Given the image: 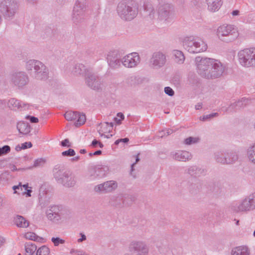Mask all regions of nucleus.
Instances as JSON below:
<instances>
[{
    "mask_svg": "<svg viewBox=\"0 0 255 255\" xmlns=\"http://www.w3.org/2000/svg\"><path fill=\"white\" fill-rule=\"evenodd\" d=\"M196 62L198 74L207 79L220 78L227 69L225 64L214 58L198 57Z\"/></svg>",
    "mask_w": 255,
    "mask_h": 255,
    "instance_id": "f257e3e1",
    "label": "nucleus"
},
{
    "mask_svg": "<svg viewBox=\"0 0 255 255\" xmlns=\"http://www.w3.org/2000/svg\"><path fill=\"white\" fill-rule=\"evenodd\" d=\"M183 46L191 54L204 52L208 48L207 43L203 39L194 36L185 37L183 40Z\"/></svg>",
    "mask_w": 255,
    "mask_h": 255,
    "instance_id": "f03ea898",
    "label": "nucleus"
},
{
    "mask_svg": "<svg viewBox=\"0 0 255 255\" xmlns=\"http://www.w3.org/2000/svg\"><path fill=\"white\" fill-rule=\"evenodd\" d=\"M117 11L118 15L122 19L130 21L138 14V4L133 1H121L118 3Z\"/></svg>",
    "mask_w": 255,
    "mask_h": 255,
    "instance_id": "7ed1b4c3",
    "label": "nucleus"
},
{
    "mask_svg": "<svg viewBox=\"0 0 255 255\" xmlns=\"http://www.w3.org/2000/svg\"><path fill=\"white\" fill-rule=\"evenodd\" d=\"M239 64L245 68L255 67V48H245L238 53Z\"/></svg>",
    "mask_w": 255,
    "mask_h": 255,
    "instance_id": "20e7f679",
    "label": "nucleus"
},
{
    "mask_svg": "<svg viewBox=\"0 0 255 255\" xmlns=\"http://www.w3.org/2000/svg\"><path fill=\"white\" fill-rule=\"evenodd\" d=\"M18 9L15 0H2L0 2V12L5 19H12Z\"/></svg>",
    "mask_w": 255,
    "mask_h": 255,
    "instance_id": "39448f33",
    "label": "nucleus"
},
{
    "mask_svg": "<svg viewBox=\"0 0 255 255\" xmlns=\"http://www.w3.org/2000/svg\"><path fill=\"white\" fill-rule=\"evenodd\" d=\"M217 35L222 41H225V37H229V41L236 39L239 36L237 28L234 25L224 24L217 29Z\"/></svg>",
    "mask_w": 255,
    "mask_h": 255,
    "instance_id": "423d86ee",
    "label": "nucleus"
},
{
    "mask_svg": "<svg viewBox=\"0 0 255 255\" xmlns=\"http://www.w3.org/2000/svg\"><path fill=\"white\" fill-rule=\"evenodd\" d=\"M86 5L85 0H77L73 7L72 20L77 24L82 22L85 16Z\"/></svg>",
    "mask_w": 255,
    "mask_h": 255,
    "instance_id": "0eeeda50",
    "label": "nucleus"
},
{
    "mask_svg": "<svg viewBox=\"0 0 255 255\" xmlns=\"http://www.w3.org/2000/svg\"><path fill=\"white\" fill-rule=\"evenodd\" d=\"M10 84L18 89H22L29 82L27 74L23 71L13 73L10 75Z\"/></svg>",
    "mask_w": 255,
    "mask_h": 255,
    "instance_id": "6e6552de",
    "label": "nucleus"
},
{
    "mask_svg": "<svg viewBox=\"0 0 255 255\" xmlns=\"http://www.w3.org/2000/svg\"><path fill=\"white\" fill-rule=\"evenodd\" d=\"M166 62V55L161 51H155L153 52L149 60V66L155 69H158L163 67Z\"/></svg>",
    "mask_w": 255,
    "mask_h": 255,
    "instance_id": "1a4fd4ad",
    "label": "nucleus"
},
{
    "mask_svg": "<svg viewBox=\"0 0 255 255\" xmlns=\"http://www.w3.org/2000/svg\"><path fill=\"white\" fill-rule=\"evenodd\" d=\"M129 250L133 255H148L149 251L146 244L140 241H132L129 246Z\"/></svg>",
    "mask_w": 255,
    "mask_h": 255,
    "instance_id": "9d476101",
    "label": "nucleus"
},
{
    "mask_svg": "<svg viewBox=\"0 0 255 255\" xmlns=\"http://www.w3.org/2000/svg\"><path fill=\"white\" fill-rule=\"evenodd\" d=\"M66 212V210L62 206L55 205L50 207L46 212L47 218L52 222L60 221L62 216Z\"/></svg>",
    "mask_w": 255,
    "mask_h": 255,
    "instance_id": "9b49d317",
    "label": "nucleus"
},
{
    "mask_svg": "<svg viewBox=\"0 0 255 255\" xmlns=\"http://www.w3.org/2000/svg\"><path fill=\"white\" fill-rule=\"evenodd\" d=\"M85 80L87 86L90 89L96 91L102 89V81L98 75L88 72L85 75Z\"/></svg>",
    "mask_w": 255,
    "mask_h": 255,
    "instance_id": "f8f14e48",
    "label": "nucleus"
},
{
    "mask_svg": "<svg viewBox=\"0 0 255 255\" xmlns=\"http://www.w3.org/2000/svg\"><path fill=\"white\" fill-rule=\"evenodd\" d=\"M140 57L137 53L133 52L128 54L121 59L123 65L127 68H133L140 62Z\"/></svg>",
    "mask_w": 255,
    "mask_h": 255,
    "instance_id": "ddd939ff",
    "label": "nucleus"
},
{
    "mask_svg": "<svg viewBox=\"0 0 255 255\" xmlns=\"http://www.w3.org/2000/svg\"><path fill=\"white\" fill-rule=\"evenodd\" d=\"M64 117L67 121H76L75 125L76 127H79L83 125L86 120L85 115L77 112L68 111L65 114Z\"/></svg>",
    "mask_w": 255,
    "mask_h": 255,
    "instance_id": "4468645a",
    "label": "nucleus"
},
{
    "mask_svg": "<svg viewBox=\"0 0 255 255\" xmlns=\"http://www.w3.org/2000/svg\"><path fill=\"white\" fill-rule=\"evenodd\" d=\"M69 172L67 171L64 166L61 164L56 165L53 169V175L54 179L59 184L62 183L63 180L68 175Z\"/></svg>",
    "mask_w": 255,
    "mask_h": 255,
    "instance_id": "2eb2a0df",
    "label": "nucleus"
},
{
    "mask_svg": "<svg viewBox=\"0 0 255 255\" xmlns=\"http://www.w3.org/2000/svg\"><path fill=\"white\" fill-rule=\"evenodd\" d=\"M117 187L116 181L110 180L96 186L94 190L96 192L108 193L115 190Z\"/></svg>",
    "mask_w": 255,
    "mask_h": 255,
    "instance_id": "dca6fc26",
    "label": "nucleus"
},
{
    "mask_svg": "<svg viewBox=\"0 0 255 255\" xmlns=\"http://www.w3.org/2000/svg\"><path fill=\"white\" fill-rule=\"evenodd\" d=\"M31 76L36 80H46L48 78V69L42 62H40Z\"/></svg>",
    "mask_w": 255,
    "mask_h": 255,
    "instance_id": "f3484780",
    "label": "nucleus"
},
{
    "mask_svg": "<svg viewBox=\"0 0 255 255\" xmlns=\"http://www.w3.org/2000/svg\"><path fill=\"white\" fill-rule=\"evenodd\" d=\"M232 209L236 212H244L253 210L248 197L232 205Z\"/></svg>",
    "mask_w": 255,
    "mask_h": 255,
    "instance_id": "a211bd4d",
    "label": "nucleus"
},
{
    "mask_svg": "<svg viewBox=\"0 0 255 255\" xmlns=\"http://www.w3.org/2000/svg\"><path fill=\"white\" fill-rule=\"evenodd\" d=\"M7 105L11 110H21L28 108V104L15 98H11L7 101Z\"/></svg>",
    "mask_w": 255,
    "mask_h": 255,
    "instance_id": "6ab92c4d",
    "label": "nucleus"
},
{
    "mask_svg": "<svg viewBox=\"0 0 255 255\" xmlns=\"http://www.w3.org/2000/svg\"><path fill=\"white\" fill-rule=\"evenodd\" d=\"M172 158L176 160L179 161H186L190 160L192 157V154L186 150H177L171 152Z\"/></svg>",
    "mask_w": 255,
    "mask_h": 255,
    "instance_id": "aec40b11",
    "label": "nucleus"
},
{
    "mask_svg": "<svg viewBox=\"0 0 255 255\" xmlns=\"http://www.w3.org/2000/svg\"><path fill=\"white\" fill-rule=\"evenodd\" d=\"M250 103V101L246 98L242 99L230 105L226 110H223L224 112H233L235 110H239L246 106Z\"/></svg>",
    "mask_w": 255,
    "mask_h": 255,
    "instance_id": "412c9836",
    "label": "nucleus"
},
{
    "mask_svg": "<svg viewBox=\"0 0 255 255\" xmlns=\"http://www.w3.org/2000/svg\"><path fill=\"white\" fill-rule=\"evenodd\" d=\"M207 9L211 12L218 11L223 4V0H205Z\"/></svg>",
    "mask_w": 255,
    "mask_h": 255,
    "instance_id": "4be33fe9",
    "label": "nucleus"
},
{
    "mask_svg": "<svg viewBox=\"0 0 255 255\" xmlns=\"http://www.w3.org/2000/svg\"><path fill=\"white\" fill-rule=\"evenodd\" d=\"M239 157L237 152L233 151H225V164H232L235 163L238 160Z\"/></svg>",
    "mask_w": 255,
    "mask_h": 255,
    "instance_id": "5701e85b",
    "label": "nucleus"
},
{
    "mask_svg": "<svg viewBox=\"0 0 255 255\" xmlns=\"http://www.w3.org/2000/svg\"><path fill=\"white\" fill-rule=\"evenodd\" d=\"M250 251L247 246H240L233 248L231 255H250Z\"/></svg>",
    "mask_w": 255,
    "mask_h": 255,
    "instance_id": "b1692460",
    "label": "nucleus"
},
{
    "mask_svg": "<svg viewBox=\"0 0 255 255\" xmlns=\"http://www.w3.org/2000/svg\"><path fill=\"white\" fill-rule=\"evenodd\" d=\"M65 178L61 183L63 186L66 187H72L76 185L77 178L75 175L69 172Z\"/></svg>",
    "mask_w": 255,
    "mask_h": 255,
    "instance_id": "393cba45",
    "label": "nucleus"
},
{
    "mask_svg": "<svg viewBox=\"0 0 255 255\" xmlns=\"http://www.w3.org/2000/svg\"><path fill=\"white\" fill-rule=\"evenodd\" d=\"M172 55L174 62L178 64H182L185 60V57L182 51L174 49L172 51Z\"/></svg>",
    "mask_w": 255,
    "mask_h": 255,
    "instance_id": "a878e982",
    "label": "nucleus"
},
{
    "mask_svg": "<svg viewBox=\"0 0 255 255\" xmlns=\"http://www.w3.org/2000/svg\"><path fill=\"white\" fill-rule=\"evenodd\" d=\"M41 61L34 59H30L26 61L25 63V69L29 72L31 76L33 74L34 71H35L39 65Z\"/></svg>",
    "mask_w": 255,
    "mask_h": 255,
    "instance_id": "bb28decb",
    "label": "nucleus"
},
{
    "mask_svg": "<svg viewBox=\"0 0 255 255\" xmlns=\"http://www.w3.org/2000/svg\"><path fill=\"white\" fill-rule=\"evenodd\" d=\"M14 222L18 228H26L29 225V221L20 215H17L14 217Z\"/></svg>",
    "mask_w": 255,
    "mask_h": 255,
    "instance_id": "cd10ccee",
    "label": "nucleus"
},
{
    "mask_svg": "<svg viewBox=\"0 0 255 255\" xmlns=\"http://www.w3.org/2000/svg\"><path fill=\"white\" fill-rule=\"evenodd\" d=\"M72 73L75 75H86L89 71L87 70L85 66L82 64H77L73 67L72 70Z\"/></svg>",
    "mask_w": 255,
    "mask_h": 255,
    "instance_id": "c85d7f7f",
    "label": "nucleus"
},
{
    "mask_svg": "<svg viewBox=\"0 0 255 255\" xmlns=\"http://www.w3.org/2000/svg\"><path fill=\"white\" fill-rule=\"evenodd\" d=\"M158 15L162 20H167L170 16V12L168 5L161 6L159 8Z\"/></svg>",
    "mask_w": 255,
    "mask_h": 255,
    "instance_id": "c756f323",
    "label": "nucleus"
},
{
    "mask_svg": "<svg viewBox=\"0 0 255 255\" xmlns=\"http://www.w3.org/2000/svg\"><path fill=\"white\" fill-rule=\"evenodd\" d=\"M246 155L248 160L255 164V142L248 147Z\"/></svg>",
    "mask_w": 255,
    "mask_h": 255,
    "instance_id": "7c9ffc66",
    "label": "nucleus"
},
{
    "mask_svg": "<svg viewBox=\"0 0 255 255\" xmlns=\"http://www.w3.org/2000/svg\"><path fill=\"white\" fill-rule=\"evenodd\" d=\"M17 129L23 134H27L30 131V127L28 124L24 122H19L17 124Z\"/></svg>",
    "mask_w": 255,
    "mask_h": 255,
    "instance_id": "2f4dec72",
    "label": "nucleus"
},
{
    "mask_svg": "<svg viewBox=\"0 0 255 255\" xmlns=\"http://www.w3.org/2000/svg\"><path fill=\"white\" fill-rule=\"evenodd\" d=\"M107 60L109 65L113 68H119L121 66V63H122L121 60L112 57L111 55V53L108 55Z\"/></svg>",
    "mask_w": 255,
    "mask_h": 255,
    "instance_id": "473e14b6",
    "label": "nucleus"
},
{
    "mask_svg": "<svg viewBox=\"0 0 255 255\" xmlns=\"http://www.w3.org/2000/svg\"><path fill=\"white\" fill-rule=\"evenodd\" d=\"M225 151L226 150H221L214 153V158L217 162L225 164V161H226L225 160Z\"/></svg>",
    "mask_w": 255,
    "mask_h": 255,
    "instance_id": "72a5a7b5",
    "label": "nucleus"
},
{
    "mask_svg": "<svg viewBox=\"0 0 255 255\" xmlns=\"http://www.w3.org/2000/svg\"><path fill=\"white\" fill-rule=\"evenodd\" d=\"M26 255H33L36 250V246L35 244L26 243L24 245Z\"/></svg>",
    "mask_w": 255,
    "mask_h": 255,
    "instance_id": "f704fd0d",
    "label": "nucleus"
},
{
    "mask_svg": "<svg viewBox=\"0 0 255 255\" xmlns=\"http://www.w3.org/2000/svg\"><path fill=\"white\" fill-rule=\"evenodd\" d=\"M143 7L147 14L148 15L150 18H153L154 15L155 11L152 4L149 2H145L144 3Z\"/></svg>",
    "mask_w": 255,
    "mask_h": 255,
    "instance_id": "c9c22d12",
    "label": "nucleus"
},
{
    "mask_svg": "<svg viewBox=\"0 0 255 255\" xmlns=\"http://www.w3.org/2000/svg\"><path fill=\"white\" fill-rule=\"evenodd\" d=\"M49 253V248L45 246H43L37 250L36 255H48Z\"/></svg>",
    "mask_w": 255,
    "mask_h": 255,
    "instance_id": "e433bc0d",
    "label": "nucleus"
},
{
    "mask_svg": "<svg viewBox=\"0 0 255 255\" xmlns=\"http://www.w3.org/2000/svg\"><path fill=\"white\" fill-rule=\"evenodd\" d=\"M200 140L198 137H189L184 140V143L187 145H191L198 143Z\"/></svg>",
    "mask_w": 255,
    "mask_h": 255,
    "instance_id": "4c0bfd02",
    "label": "nucleus"
},
{
    "mask_svg": "<svg viewBox=\"0 0 255 255\" xmlns=\"http://www.w3.org/2000/svg\"><path fill=\"white\" fill-rule=\"evenodd\" d=\"M137 81V77L135 75H131L128 77L126 80V83L130 86H132L136 83Z\"/></svg>",
    "mask_w": 255,
    "mask_h": 255,
    "instance_id": "58836bf2",
    "label": "nucleus"
},
{
    "mask_svg": "<svg viewBox=\"0 0 255 255\" xmlns=\"http://www.w3.org/2000/svg\"><path fill=\"white\" fill-rule=\"evenodd\" d=\"M46 162L45 159L40 158L36 159L34 161L32 167H38L43 166Z\"/></svg>",
    "mask_w": 255,
    "mask_h": 255,
    "instance_id": "ea45409f",
    "label": "nucleus"
},
{
    "mask_svg": "<svg viewBox=\"0 0 255 255\" xmlns=\"http://www.w3.org/2000/svg\"><path fill=\"white\" fill-rule=\"evenodd\" d=\"M219 114L218 113H214L209 115H204L200 117V120L202 121H206L210 120L211 119L218 117Z\"/></svg>",
    "mask_w": 255,
    "mask_h": 255,
    "instance_id": "a19ab883",
    "label": "nucleus"
},
{
    "mask_svg": "<svg viewBox=\"0 0 255 255\" xmlns=\"http://www.w3.org/2000/svg\"><path fill=\"white\" fill-rule=\"evenodd\" d=\"M24 237L26 239L32 241H36L38 239V236L33 232L26 233L24 234Z\"/></svg>",
    "mask_w": 255,
    "mask_h": 255,
    "instance_id": "79ce46f5",
    "label": "nucleus"
},
{
    "mask_svg": "<svg viewBox=\"0 0 255 255\" xmlns=\"http://www.w3.org/2000/svg\"><path fill=\"white\" fill-rule=\"evenodd\" d=\"M51 241L54 244L55 246H58L60 244H63L65 243V240L61 239L58 237L51 238Z\"/></svg>",
    "mask_w": 255,
    "mask_h": 255,
    "instance_id": "37998d69",
    "label": "nucleus"
},
{
    "mask_svg": "<svg viewBox=\"0 0 255 255\" xmlns=\"http://www.w3.org/2000/svg\"><path fill=\"white\" fill-rule=\"evenodd\" d=\"M117 116V117L114 118V121L118 125H120L122 121L124 119L125 116L122 113H118Z\"/></svg>",
    "mask_w": 255,
    "mask_h": 255,
    "instance_id": "c03bdc74",
    "label": "nucleus"
},
{
    "mask_svg": "<svg viewBox=\"0 0 255 255\" xmlns=\"http://www.w3.org/2000/svg\"><path fill=\"white\" fill-rule=\"evenodd\" d=\"M113 123H112V122H104L103 123H102V127H103L104 126H106V127H108L109 128L106 129V130H102V132H107L108 131H110L113 128Z\"/></svg>",
    "mask_w": 255,
    "mask_h": 255,
    "instance_id": "a18cd8bd",
    "label": "nucleus"
},
{
    "mask_svg": "<svg viewBox=\"0 0 255 255\" xmlns=\"http://www.w3.org/2000/svg\"><path fill=\"white\" fill-rule=\"evenodd\" d=\"M75 154L76 153L74 150L71 148L62 152V155L64 156H74Z\"/></svg>",
    "mask_w": 255,
    "mask_h": 255,
    "instance_id": "49530a36",
    "label": "nucleus"
},
{
    "mask_svg": "<svg viewBox=\"0 0 255 255\" xmlns=\"http://www.w3.org/2000/svg\"><path fill=\"white\" fill-rule=\"evenodd\" d=\"M10 150V148L8 145H4L2 147H0V156L5 154Z\"/></svg>",
    "mask_w": 255,
    "mask_h": 255,
    "instance_id": "de8ad7c7",
    "label": "nucleus"
},
{
    "mask_svg": "<svg viewBox=\"0 0 255 255\" xmlns=\"http://www.w3.org/2000/svg\"><path fill=\"white\" fill-rule=\"evenodd\" d=\"M253 209H255V192L248 196Z\"/></svg>",
    "mask_w": 255,
    "mask_h": 255,
    "instance_id": "09e8293b",
    "label": "nucleus"
},
{
    "mask_svg": "<svg viewBox=\"0 0 255 255\" xmlns=\"http://www.w3.org/2000/svg\"><path fill=\"white\" fill-rule=\"evenodd\" d=\"M164 92L166 94L169 96H173L174 95V91L170 87H166L164 88Z\"/></svg>",
    "mask_w": 255,
    "mask_h": 255,
    "instance_id": "8fccbe9b",
    "label": "nucleus"
},
{
    "mask_svg": "<svg viewBox=\"0 0 255 255\" xmlns=\"http://www.w3.org/2000/svg\"><path fill=\"white\" fill-rule=\"evenodd\" d=\"M197 170V167L196 166H192L188 168L187 172L191 175H193L196 173Z\"/></svg>",
    "mask_w": 255,
    "mask_h": 255,
    "instance_id": "3c124183",
    "label": "nucleus"
},
{
    "mask_svg": "<svg viewBox=\"0 0 255 255\" xmlns=\"http://www.w3.org/2000/svg\"><path fill=\"white\" fill-rule=\"evenodd\" d=\"M96 172L98 176H103L105 174V169L103 167L98 168L96 170Z\"/></svg>",
    "mask_w": 255,
    "mask_h": 255,
    "instance_id": "603ef678",
    "label": "nucleus"
},
{
    "mask_svg": "<svg viewBox=\"0 0 255 255\" xmlns=\"http://www.w3.org/2000/svg\"><path fill=\"white\" fill-rule=\"evenodd\" d=\"M13 190L14 191V194H20V192L18 191L17 190H19V189H21V190L22 191V184L21 183H19V184L18 185H15L12 187Z\"/></svg>",
    "mask_w": 255,
    "mask_h": 255,
    "instance_id": "864d4df0",
    "label": "nucleus"
},
{
    "mask_svg": "<svg viewBox=\"0 0 255 255\" xmlns=\"http://www.w3.org/2000/svg\"><path fill=\"white\" fill-rule=\"evenodd\" d=\"M32 146V144L31 142H25L21 144V147H19V149L30 148Z\"/></svg>",
    "mask_w": 255,
    "mask_h": 255,
    "instance_id": "5fc2aeb1",
    "label": "nucleus"
},
{
    "mask_svg": "<svg viewBox=\"0 0 255 255\" xmlns=\"http://www.w3.org/2000/svg\"><path fill=\"white\" fill-rule=\"evenodd\" d=\"M61 144L62 146L70 147L71 144L68 139H65L61 141Z\"/></svg>",
    "mask_w": 255,
    "mask_h": 255,
    "instance_id": "6e6d98bb",
    "label": "nucleus"
},
{
    "mask_svg": "<svg viewBox=\"0 0 255 255\" xmlns=\"http://www.w3.org/2000/svg\"><path fill=\"white\" fill-rule=\"evenodd\" d=\"M30 188H31V187H30ZM31 192H32L31 189H29L26 190V191H24L23 192H22L21 193V194L23 195H26V197H29L31 196Z\"/></svg>",
    "mask_w": 255,
    "mask_h": 255,
    "instance_id": "4d7b16f0",
    "label": "nucleus"
},
{
    "mask_svg": "<svg viewBox=\"0 0 255 255\" xmlns=\"http://www.w3.org/2000/svg\"><path fill=\"white\" fill-rule=\"evenodd\" d=\"M80 235L81 236V238L78 239L77 240L78 243H81L86 240V236L84 234L80 233Z\"/></svg>",
    "mask_w": 255,
    "mask_h": 255,
    "instance_id": "13d9d810",
    "label": "nucleus"
},
{
    "mask_svg": "<svg viewBox=\"0 0 255 255\" xmlns=\"http://www.w3.org/2000/svg\"><path fill=\"white\" fill-rule=\"evenodd\" d=\"M29 120L32 123H37L38 122V119L34 117H30Z\"/></svg>",
    "mask_w": 255,
    "mask_h": 255,
    "instance_id": "bf43d9fd",
    "label": "nucleus"
},
{
    "mask_svg": "<svg viewBox=\"0 0 255 255\" xmlns=\"http://www.w3.org/2000/svg\"><path fill=\"white\" fill-rule=\"evenodd\" d=\"M99 141L96 139H94L92 141L91 146L93 147H96L98 145Z\"/></svg>",
    "mask_w": 255,
    "mask_h": 255,
    "instance_id": "052dcab7",
    "label": "nucleus"
},
{
    "mask_svg": "<svg viewBox=\"0 0 255 255\" xmlns=\"http://www.w3.org/2000/svg\"><path fill=\"white\" fill-rule=\"evenodd\" d=\"M157 136L159 137H163L166 136L165 131L164 130H162L159 132Z\"/></svg>",
    "mask_w": 255,
    "mask_h": 255,
    "instance_id": "680f3d73",
    "label": "nucleus"
},
{
    "mask_svg": "<svg viewBox=\"0 0 255 255\" xmlns=\"http://www.w3.org/2000/svg\"><path fill=\"white\" fill-rule=\"evenodd\" d=\"M139 157H138V155H137L136 156V159H135V160H136V161H135V163H132V164L131 165V171H133V170H134V169H133V166H134V164H135L136 162H137L139 161Z\"/></svg>",
    "mask_w": 255,
    "mask_h": 255,
    "instance_id": "e2e57ef3",
    "label": "nucleus"
},
{
    "mask_svg": "<svg viewBox=\"0 0 255 255\" xmlns=\"http://www.w3.org/2000/svg\"><path fill=\"white\" fill-rule=\"evenodd\" d=\"M232 15L233 16H237L238 15H239L240 14V11L238 10H233L232 13H231Z\"/></svg>",
    "mask_w": 255,
    "mask_h": 255,
    "instance_id": "0e129e2a",
    "label": "nucleus"
},
{
    "mask_svg": "<svg viewBox=\"0 0 255 255\" xmlns=\"http://www.w3.org/2000/svg\"><path fill=\"white\" fill-rule=\"evenodd\" d=\"M102 132V133H101V132H100V131L99 132V133H100V134L101 136H104V137H105V138H110L111 136H112V134H111V135H105V134H104V133H105V132Z\"/></svg>",
    "mask_w": 255,
    "mask_h": 255,
    "instance_id": "69168bd1",
    "label": "nucleus"
},
{
    "mask_svg": "<svg viewBox=\"0 0 255 255\" xmlns=\"http://www.w3.org/2000/svg\"><path fill=\"white\" fill-rule=\"evenodd\" d=\"M5 240L3 237H0V248L3 245Z\"/></svg>",
    "mask_w": 255,
    "mask_h": 255,
    "instance_id": "338daca9",
    "label": "nucleus"
},
{
    "mask_svg": "<svg viewBox=\"0 0 255 255\" xmlns=\"http://www.w3.org/2000/svg\"><path fill=\"white\" fill-rule=\"evenodd\" d=\"M202 105L201 103H198L196 106H195V109L196 110H200L202 108Z\"/></svg>",
    "mask_w": 255,
    "mask_h": 255,
    "instance_id": "774afa93",
    "label": "nucleus"
}]
</instances>
